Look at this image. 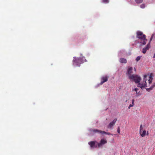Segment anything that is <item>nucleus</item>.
I'll return each mask as SVG.
<instances>
[{"mask_svg":"<svg viewBox=\"0 0 155 155\" xmlns=\"http://www.w3.org/2000/svg\"><path fill=\"white\" fill-rule=\"evenodd\" d=\"M96 141H91L88 143L91 149L94 148L96 147Z\"/></svg>","mask_w":155,"mask_h":155,"instance_id":"6e6552de","label":"nucleus"},{"mask_svg":"<svg viewBox=\"0 0 155 155\" xmlns=\"http://www.w3.org/2000/svg\"><path fill=\"white\" fill-rule=\"evenodd\" d=\"M134 99H133L132 100V105H133V106H134Z\"/></svg>","mask_w":155,"mask_h":155,"instance_id":"a878e982","label":"nucleus"},{"mask_svg":"<svg viewBox=\"0 0 155 155\" xmlns=\"http://www.w3.org/2000/svg\"><path fill=\"white\" fill-rule=\"evenodd\" d=\"M146 51L144 49H143L142 52L143 54H145L146 53Z\"/></svg>","mask_w":155,"mask_h":155,"instance_id":"bb28decb","label":"nucleus"},{"mask_svg":"<svg viewBox=\"0 0 155 155\" xmlns=\"http://www.w3.org/2000/svg\"><path fill=\"white\" fill-rule=\"evenodd\" d=\"M146 90H147V91H150V90H152L150 87L149 88H146Z\"/></svg>","mask_w":155,"mask_h":155,"instance_id":"393cba45","label":"nucleus"},{"mask_svg":"<svg viewBox=\"0 0 155 155\" xmlns=\"http://www.w3.org/2000/svg\"><path fill=\"white\" fill-rule=\"evenodd\" d=\"M107 143V140L104 139L101 140L99 143H97V146L98 147H102L103 146Z\"/></svg>","mask_w":155,"mask_h":155,"instance_id":"39448f33","label":"nucleus"},{"mask_svg":"<svg viewBox=\"0 0 155 155\" xmlns=\"http://www.w3.org/2000/svg\"><path fill=\"white\" fill-rule=\"evenodd\" d=\"M134 70H135V71H136V69L134 68Z\"/></svg>","mask_w":155,"mask_h":155,"instance_id":"c756f323","label":"nucleus"},{"mask_svg":"<svg viewBox=\"0 0 155 155\" xmlns=\"http://www.w3.org/2000/svg\"><path fill=\"white\" fill-rule=\"evenodd\" d=\"M97 133H99L100 134H107V135H113V134H110L109 133H107V132H106L104 131H101V130H97Z\"/></svg>","mask_w":155,"mask_h":155,"instance_id":"9d476101","label":"nucleus"},{"mask_svg":"<svg viewBox=\"0 0 155 155\" xmlns=\"http://www.w3.org/2000/svg\"><path fill=\"white\" fill-rule=\"evenodd\" d=\"M129 79L131 80L134 81L136 83H139L141 80V78L140 76L134 74L130 75Z\"/></svg>","mask_w":155,"mask_h":155,"instance_id":"f03ea898","label":"nucleus"},{"mask_svg":"<svg viewBox=\"0 0 155 155\" xmlns=\"http://www.w3.org/2000/svg\"><path fill=\"white\" fill-rule=\"evenodd\" d=\"M133 70V68L132 67H129L127 71V74L128 75L129 78L130 77V75H133L132 74L133 73L132 70Z\"/></svg>","mask_w":155,"mask_h":155,"instance_id":"1a4fd4ad","label":"nucleus"},{"mask_svg":"<svg viewBox=\"0 0 155 155\" xmlns=\"http://www.w3.org/2000/svg\"><path fill=\"white\" fill-rule=\"evenodd\" d=\"M134 90L136 92V96L138 97L139 95H140V91H138V89L137 88H135L133 90V91Z\"/></svg>","mask_w":155,"mask_h":155,"instance_id":"f8f14e48","label":"nucleus"},{"mask_svg":"<svg viewBox=\"0 0 155 155\" xmlns=\"http://www.w3.org/2000/svg\"><path fill=\"white\" fill-rule=\"evenodd\" d=\"M103 2L104 3H107L109 2V0H103Z\"/></svg>","mask_w":155,"mask_h":155,"instance_id":"412c9836","label":"nucleus"},{"mask_svg":"<svg viewBox=\"0 0 155 155\" xmlns=\"http://www.w3.org/2000/svg\"><path fill=\"white\" fill-rule=\"evenodd\" d=\"M145 7V5L144 4H142L140 5V7L142 8H144Z\"/></svg>","mask_w":155,"mask_h":155,"instance_id":"aec40b11","label":"nucleus"},{"mask_svg":"<svg viewBox=\"0 0 155 155\" xmlns=\"http://www.w3.org/2000/svg\"><path fill=\"white\" fill-rule=\"evenodd\" d=\"M154 37L155 38V34H152L151 36V38H150V42L152 40L153 38Z\"/></svg>","mask_w":155,"mask_h":155,"instance_id":"a211bd4d","label":"nucleus"},{"mask_svg":"<svg viewBox=\"0 0 155 155\" xmlns=\"http://www.w3.org/2000/svg\"><path fill=\"white\" fill-rule=\"evenodd\" d=\"M124 51H120L118 55L119 56H123V54H124Z\"/></svg>","mask_w":155,"mask_h":155,"instance_id":"2eb2a0df","label":"nucleus"},{"mask_svg":"<svg viewBox=\"0 0 155 155\" xmlns=\"http://www.w3.org/2000/svg\"><path fill=\"white\" fill-rule=\"evenodd\" d=\"M153 57L154 58H155V53H154V55H153Z\"/></svg>","mask_w":155,"mask_h":155,"instance_id":"c85d7f7f","label":"nucleus"},{"mask_svg":"<svg viewBox=\"0 0 155 155\" xmlns=\"http://www.w3.org/2000/svg\"><path fill=\"white\" fill-rule=\"evenodd\" d=\"M143 128L142 127V125H141L140 129V133H141V132L143 131Z\"/></svg>","mask_w":155,"mask_h":155,"instance_id":"6ab92c4d","label":"nucleus"},{"mask_svg":"<svg viewBox=\"0 0 155 155\" xmlns=\"http://www.w3.org/2000/svg\"><path fill=\"white\" fill-rule=\"evenodd\" d=\"M150 47V44H148L145 47L143 48V49H144L146 51L147 50H148L149 48Z\"/></svg>","mask_w":155,"mask_h":155,"instance_id":"dca6fc26","label":"nucleus"},{"mask_svg":"<svg viewBox=\"0 0 155 155\" xmlns=\"http://www.w3.org/2000/svg\"><path fill=\"white\" fill-rule=\"evenodd\" d=\"M146 134V131L145 130L141 132V133H140V134L142 137H145Z\"/></svg>","mask_w":155,"mask_h":155,"instance_id":"ddd939ff","label":"nucleus"},{"mask_svg":"<svg viewBox=\"0 0 155 155\" xmlns=\"http://www.w3.org/2000/svg\"><path fill=\"white\" fill-rule=\"evenodd\" d=\"M135 2L137 3H140L143 2V0H135Z\"/></svg>","mask_w":155,"mask_h":155,"instance_id":"f3484780","label":"nucleus"},{"mask_svg":"<svg viewBox=\"0 0 155 155\" xmlns=\"http://www.w3.org/2000/svg\"><path fill=\"white\" fill-rule=\"evenodd\" d=\"M153 79L152 76L151 74L149 77V79L148 80V82L149 84H151L152 82V80Z\"/></svg>","mask_w":155,"mask_h":155,"instance_id":"4468645a","label":"nucleus"},{"mask_svg":"<svg viewBox=\"0 0 155 155\" xmlns=\"http://www.w3.org/2000/svg\"><path fill=\"white\" fill-rule=\"evenodd\" d=\"M73 62V65L77 66H79L82 62L81 58H76V57H74Z\"/></svg>","mask_w":155,"mask_h":155,"instance_id":"7ed1b4c3","label":"nucleus"},{"mask_svg":"<svg viewBox=\"0 0 155 155\" xmlns=\"http://www.w3.org/2000/svg\"><path fill=\"white\" fill-rule=\"evenodd\" d=\"M119 61L121 63L125 64L127 62V60L123 58H120L119 59Z\"/></svg>","mask_w":155,"mask_h":155,"instance_id":"9b49d317","label":"nucleus"},{"mask_svg":"<svg viewBox=\"0 0 155 155\" xmlns=\"http://www.w3.org/2000/svg\"><path fill=\"white\" fill-rule=\"evenodd\" d=\"M132 106H133V105H132L131 104H130L129 105V106L128 107V108L130 109V107H132Z\"/></svg>","mask_w":155,"mask_h":155,"instance_id":"cd10ccee","label":"nucleus"},{"mask_svg":"<svg viewBox=\"0 0 155 155\" xmlns=\"http://www.w3.org/2000/svg\"><path fill=\"white\" fill-rule=\"evenodd\" d=\"M117 119L115 118L113 121L110 122L107 126V128L110 129H113V127L115 125Z\"/></svg>","mask_w":155,"mask_h":155,"instance_id":"423d86ee","label":"nucleus"},{"mask_svg":"<svg viewBox=\"0 0 155 155\" xmlns=\"http://www.w3.org/2000/svg\"><path fill=\"white\" fill-rule=\"evenodd\" d=\"M117 131L118 133L120 134V129L119 127H118L117 128Z\"/></svg>","mask_w":155,"mask_h":155,"instance_id":"b1692460","label":"nucleus"},{"mask_svg":"<svg viewBox=\"0 0 155 155\" xmlns=\"http://www.w3.org/2000/svg\"><path fill=\"white\" fill-rule=\"evenodd\" d=\"M140 59V56H138L136 58V60L137 61H138Z\"/></svg>","mask_w":155,"mask_h":155,"instance_id":"4be33fe9","label":"nucleus"},{"mask_svg":"<svg viewBox=\"0 0 155 155\" xmlns=\"http://www.w3.org/2000/svg\"><path fill=\"white\" fill-rule=\"evenodd\" d=\"M155 87V83H154L150 87L151 89H153Z\"/></svg>","mask_w":155,"mask_h":155,"instance_id":"5701e85b","label":"nucleus"},{"mask_svg":"<svg viewBox=\"0 0 155 155\" xmlns=\"http://www.w3.org/2000/svg\"><path fill=\"white\" fill-rule=\"evenodd\" d=\"M147 77V75H144V79L143 80V81L141 83H139V82L138 84L137 87H140L142 89L145 87L147 85V83L146 82V78Z\"/></svg>","mask_w":155,"mask_h":155,"instance_id":"20e7f679","label":"nucleus"},{"mask_svg":"<svg viewBox=\"0 0 155 155\" xmlns=\"http://www.w3.org/2000/svg\"><path fill=\"white\" fill-rule=\"evenodd\" d=\"M137 37L139 38L140 43L143 45H145L146 41H147L146 39V36L143 35L142 32L140 31H137Z\"/></svg>","mask_w":155,"mask_h":155,"instance_id":"f257e3e1","label":"nucleus"},{"mask_svg":"<svg viewBox=\"0 0 155 155\" xmlns=\"http://www.w3.org/2000/svg\"><path fill=\"white\" fill-rule=\"evenodd\" d=\"M108 77L107 75L103 76L101 78V81L98 85L102 84L104 83L107 81Z\"/></svg>","mask_w":155,"mask_h":155,"instance_id":"0eeeda50","label":"nucleus"}]
</instances>
